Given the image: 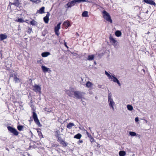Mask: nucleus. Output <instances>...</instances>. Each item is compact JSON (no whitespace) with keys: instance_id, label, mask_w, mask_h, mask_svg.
I'll list each match as a JSON object with an SVG mask.
<instances>
[{"instance_id":"nucleus-14","label":"nucleus","mask_w":156,"mask_h":156,"mask_svg":"<svg viewBox=\"0 0 156 156\" xmlns=\"http://www.w3.org/2000/svg\"><path fill=\"white\" fill-rule=\"evenodd\" d=\"M144 1L146 3L150 4L151 5H156L155 3L152 0H144Z\"/></svg>"},{"instance_id":"nucleus-28","label":"nucleus","mask_w":156,"mask_h":156,"mask_svg":"<svg viewBox=\"0 0 156 156\" xmlns=\"http://www.w3.org/2000/svg\"><path fill=\"white\" fill-rule=\"evenodd\" d=\"M128 109L130 111H132L133 109V107L131 105H128L127 106Z\"/></svg>"},{"instance_id":"nucleus-40","label":"nucleus","mask_w":156,"mask_h":156,"mask_svg":"<svg viewBox=\"0 0 156 156\" xmlns=\"http://www.w3.org/2000/svg\"><path fill=\"white\" fill-rule=\"evenodd\" d=\"M90 138V141L91 142H94V139L93 138V137L92 136V137H91Z\"/></svg>"},{"instance_id":"nucleus-23","label":"nucleus","mask_w":156,"mask_h":156,"mask_svg":"<svg viewBox=\"0 0 156 156\" xmlns=\"http://www.w3.org/2000/svg\"><path fill=\"white\" fill-rule=\"evenodd\" d=\"M122 34L121 32L119 30L116 31L115 32V35L117 37H119Z\"/></svg>"},{"instance_id":"nucleus-19","label":"nucleus","mask_w":156,"mask_h":156,"mask_svg":"<svg viewBox=\"0 0 156 156\" xmlns=\"http://www.w3.org/2000/svg\"><path fill=\"white\" fill-rule=\"evenodd\" d=\"M82 136V135L80 133H78L74 136V138L80 139Z\"/></svg>"},{"instance_id":"nucleus-52","label":"nucleus","mask_w":156,"mask_h":156,"mask_svg":"<svg viewBox=\"0 0 156 156\" xmlns=\"http://www.w3.org/2000/svg\"><path fill=\"white\" fill-rule=\"evenodd\" d=\"M6 150H7L8 151H9V149H8V148H6Z\"/></svg>"},{"instance_id":"nucleus-39","label":"nucleus","mask_w":156,"mask_h":156,"mask_svg":"<svg viewBox=\"0 0 156 156\" xmlns=\"http://www.w3.org/2000/svg\"><path fill=\"white\" fill-rule=\"evenodd\" d=\"M37 132L38 133V135L39 136H40V137H42V133L41 132H39V131H37Z\"/></svg>"},{"instance_id":"nucleus-56","label":"nucleus","mask_w":156,"mask_h":156,"mask_svg":"<svg viewBox=\"0 0 156 156\" xmlns=\"http://www.w3.org/2000/svg\"><path fill=\"white\" fill-rule=\"evenodd\" d=\"M89 129H90H90H91L90 128V127H89Z\"/></svg>"},{"instance_id":"nucleus-16","label":"nucleus","mask_w":156,"mask_h":156,"mask_svg":"<svg viewBox=\"0 0 156 156\" xmlns=\"http://www.w3.org/2000/svg\"><path fill=\"white\" fill-rule=\"evenodd\" d=\"M61 24V23H58L57 26L55 28V31H59V30L60 28V25Z\"/></svg>"},{"instance_id":"nucleus-21","label":"nucleus","mask_w":156,"mask_h":156,"mask_svg":"<svg viewBox=\"0 0 156 156\" xmlns=\"http://www.w3.org/2000/svg\"><path fill=\"white\" fill-rule=\"evenodd\" d=\"M93 85V84L91 82L89 81L86 84V86L87 87L90 88Z\"/></svg>"},{"instance_id":"nucleus-4","label":"nucleus","mask_w":156,"mask_h":156,"mask_svg":"<svg viewBox=\"0 0 156 156\" xmlns=\"http://www.w3.org/2000/svg\"><path fill=\"white\" fill-rule=\"evenodd\" d=\"M7 129L11 133H13L15 136H18L19 134V132L17 130L14 128H13L10 126H8Z\"/></svg>"},{"instance_id":"nucleus-24","label":"nucleus","mask_w":156,"mask_h":156,"mask_svg":"<svg viewBox=\"0 0 156 156\" xmlns=\"http://www.w3.org/2000/svg\"><path fill=\"white\" fill-rule=\"evenodd\" d=\"M112 79H111V80L113 81L114 82L116 83L118 80V79L115 77L114 76L112 75Z\"/></svg>"},{"instance_id":"nucleus-47","label":"nucleus","mask_w":156,"mask_h":156,"mask_svg":"<svg viewBox=\"0 0 156 156\" xmlns=\"http://www.w3.org/2000/svg\"><path fill=\"white\" fill-rule=\"evenodd\" d=\"M45 8L44 7H42L39 10H44Z\"/></svg>"},{"instance_id":"nucleus-43","label":"nucleus","mask_w":156,"mask_h":156,"mask_svg":"<svg viewBox=\"0 0 156 156\" xmlns=\"http://www.w3.org/2000/svg\"><path fill=\"white\" fill-rule=\"evenodd\" d=\"M55 34L56 35H57L58 36L59 35V31H55Z\"/></svg>"},{"instance_id":"nucleus-5","label":"nucleus","mask_w":156,"mask_h":156,"mask_svg":"<svg viewBox=\"0 0 156 156\" xmlns=\"http://www.w3.org/2000/svg\"><path fill=\"white\" fill-rule=\"evenodd\" d=\"M84 93L81 91H76L74 92V95L75 98L77 99L81 98L83 97V94Z\"/></svg>"},{"instance_id":"nucleus-49","label":"nucleus","mask_w":156,"mask_h":156,"mask_svg":"<svg viewBox=\"0 0 156 156\" xmlns=\"http://www.w3.org/2000/svg\"><path fill=\"white\" fill-rule=\"evenodd\" d=\"M64 45H65V46L66 47L68 48V47H67V45H66V42H65V44H64Z\"/></svg>"},{"instance_id":"nucleus-12","label":"nucleus","mask_w":156,"mask_h":156,"mask_svg":"<svg viewBox=\"0 0 156 156\" xmlns=\"http://www.w3.org/2000/svg\"><path fill=\"white\" fill-rule=\"evenodd\" d=\"M110 42L113 45H116V43L117 42V41L115 40L113 37L110 36L109 37Z\"/></svg>"},{"instance_id":"nucleus-42","label":"nucleus","mask_w":156,"mask_h":156,"mask_svg":"<svg viewBox=\"0 0 156 156\" xmlns=\"http://www.w3.org/2000/svg\"><path fill=\"white\" fill-rule=\"evenodd\" d=\"M31 31H32V29L30 28H29L28 32L29 34H30L31 33Z\"/></svg>"},{"instance_id":"nucleus-45","label":"nucleus","mask_w":156,"mask_h":156,"mask_svg":"<svg viewBox=\"0 0 156 156\" xmlns=\"http://www.w3.org/2000/svg\"><path fill=\"white\" fill-rule=\"evenodd\" d=\"M117 84H118V85L119 86H121V84L120 83L119 80H118L117 82H116Z\"/></svg>"},{"instance_id":"nucleus-15","label":"nucleus","mask_w":156,"mask_h":156,"mask_svg":"<svg viewBox=\"0 0 156 156\" xmlns=\"http://www.w3.org/2000/svg\"><path fill=\"white\" fill-rule=\"evenodd\" d=\"M7 37V36L3 34H0V40L1 41L6 39Z\"/></svg>"},{"instance_id":"nucleus-13","label":"nucleus","mask_w":156,"mask_h":156,"mask_svg":"<svg viewBox=\"0 0 156 156\" xmlns=\"http://www.w3.org/2000/svg\"><path fill=\"white\" fill-rule=\"evenodd\" d=\"M63 25L66 28H68L71 25L69 21L68 20L64 22L63 23Z\"/></svg>"},{"instance_id":"nucleus-44","label":"nucleus","mask_w":156,"mask_h":156,"mask_svg":"<svg viewBox=\"0 0 156 156\" xmlns=\"http://www.w3.org/2000/svg\"><path fill=\"white\" fill-rule=\"evenodd\" d=\"M139 121L138 118V117H136L135 118V121L136 122H137Z\"/></svg>"},{"instance_id":"nucleus-18","label":"nucleus","mask_w":156,"mask_h":156,"mask_svg":"<svg viewBox=\"0 0 156 156\" xmlns=\"http://www.w3.org/2000/svg\"><path fill=\"white\" fill-rule=\"evenodd\" d=\"M94 55H89L88 56L87 60L89 61H91L94 59Z\"/></svg>"},{"instance_id":"nucleus-6","label":"nucleus","mask_w":156,"mask_h":156,"mask_svg":"<svg viewBox=\"0 0 156 156\" xmlns=\"http://www.w3.org/2000/svg\"><path fill=\"white\" fill-rule=\"evenodd\" d=\"M33 116L34 120L36 124L38 126H40L41 124L37 118V115L34 112H33Z\"/></svg>"},{"instance_id":"nucleus-50","label":"nucleus","mask_w":156,"mask_h":156,"mask_svg":"<svg viewBox=\"0 0 156 156\" xmlns=\"http://www.w3.org/2000/svg\"><path fill=\"white\" fill-rule=\"evenodd\" d=\"M94 64L95 65H96V61L94 62Z\"/></svg>"},{"instance_id":"nucleus-2","label":"nucleus","mask_w":156,"mask_h":156,"mask_svg":"<svg viewBox=\"0 0 156 156\" xmlns=\"http://www.w3.org/2000/svg\"><path fill=\"white\" fill-rule=\"evenodd\" d=\"M108 105L110 108H111L113 111L114 110V106L115 105V103L113 101V99L112 98V95L111 92L108 90Z\"/></svg>"},{"instance_id":"nucleus-38","label":"nucleus","mask_w":156,"mask_h":156,"mask_svg":"<svg viewBox=\"0 0 156 156\" xmlns=\"http://www.w3.org/2000/svg\"><path fill=\"white\" fill-rule=\"evenodd\" d=\"M44 10H37V12L40 14H42L44 13Z\"/></svg>"},{"instance_id":"nucleus-10","label":"nucleus","mask_w":156,"mask_h":156,"mask_svg":"<svg viewBox=\"0 0 156 156\" xmlns=\"http://www.w3.org/2000/svg\"><path fill=\"white\" fill-rule=\"evenodd\" d=\"M41 68L43 71L44 73H45L47 72L50 73L51 71V70L49 68L46 67L42 65L41 66Z\"/></svg>"},{"instance_id":"nucleus-27","label":"nucleus","mask_w":156,"mask_h":156,"mask_svg":"<svg viewBox=\"0 0 156 156\" xmlns=\"http://www.w3.org/2000/svg\"><path fill=\"white\" fill-rule=\"evenodd\" d=\"M14 80L15 81L16 83H17L19 82V79L15 75L14 76Z\"/></svg>"},{"instance_id":"nucleus-55","label":"nucleus","mask_w":156,"mask_h":156,"mask_svg":"<svg viewBox=\"0 0 156 156\" xmlns=\"http://www.w3.org/2000/svg\"><path fill=\"white\" fill-rule=\"evenodd\" d=\"M136 8H138V6H136Z\"/></svg>"},{"instance_id":"nucleus-35","label":"nucleus","mask_w":156,"mask_h":156,"mask_svg":"<svg viewBox=\"0 0 156 156\" xmlns=\"http://www.w3.org/2000/svg\"><path fill=\"white\" fill-rule=\"evenodd\" d=\"M31 1L32 2L34 3H38L39 2H41L40 0H31Z\"/></svg>"},{"instance_id":"nucleus-36","label":"nucleus","mask_w":156,"mask_h":156,"mask_svg":"<svg viewBox=\"0 0 156 156\" xmlns=\"http://www.w3.org/2000/svg\"><path fill=\"white\" fill-rule=\"evenodd\" d=\"M55 136L56 137V138H58V137H59L60 136V134L59 133H58L57 131L56 132V133H55Z\"/></svg>"},{"instance_id":"nucleus-51","label":"nucleus","mask_w":156,"mask_h":156,"mask_svg":"<svg viewBox=\"0 0 156 156\" xmlns=\"http://www.w3.org/2000/svg\"><path fill=\"white\" fill-rule=\"evenodd\" d=\"M150 33V32L148 31L147 33V34H149Z\"/></svg>"},{"instance_id":"nucleus-9","label":"nucleus","mask_w":156,"mask_h":156,"mask_svg":"<svg viewBox=\"0 0 156 156\" xmlns=\"http://www.w3.org/2000/svg\"><path fill=\"white\" fill-rule=\"evenodd\" d=\"M20 4V2L18 0H14L13 3L10 2L8 6V8H9V6L11 7V6L12 5H15V6H17Z\"/></svg>"},{"instance_id":"nucleus-3","label":"nucleus","mask_w":156,"mask_h":156,"mask_svg":"<svg viewBox=\"0 0 156 156\" xmlns=\"http://www.w3.org/2000/svg\"><path fill=\"white\" fill-rule=\"evenodd\" d=\"M102 14L104 18L107 21L112 23V21L111 19V17L109 13L105 10H103L102 12Z\"/></svg>"},{"instance_id":"nucleus-30","label":"nucleus","mask_w":156,"mask_h":156,"mask_svg":"<svg viewBox=\"0 0 156 156\" xmlns=\"http://www.w3.org/2000/svg\"><path fill=\"white\" fill-rule=\"evenodd\" d=\"M23 128V126L19 125L17 127L18 129L20 131L22 130Z\"/></svg>"},{"instance_id":"nucleus-32","label":"nucleus","mask_w":156,"mask_h":156,"mask_svg":"<svg viewBox=\"0 0 156 156\" xmlns=\"http://www.w3.org/2000/svg\"><path fill=\"white\" fill-rule=\"evenodd\" d=\"M16 21L20 23H23L24 22H26L23 20L22 18H19L16 20Z\"/></svg>"},{"instance_id":"nucleus-17","label":"nucleus","mask_w":156,"mask_h":156,"mask_svg":"<svg viewBox=\"0 0 156 156\" xmlns=\"http://www.w3.org/2000/svg\"><path fill=\"white\" fill-rule=\"evenodd\" d=\"M50 55V52H45L42 53L41 54V56L44 57H45L48 56V55Z\"/></svg>"},{"instance_id":"nucleus-48","label":"nucleus","mask_w":156,"mask_h":156,"mask_svg":"<svg viewBox=\"0 0 156 156\" xmlns=\"http://www.w3.org/2000/svg\"><path fill=\"white\" fill-rule=\"evenodd\" d=\"M98 87L99 88H102V86L101 85H98Z\"/></svg>"},{"instance_id":"nucleus-26","label":"nucleus","mask_w":156,"mask_h":156,"mask_svg":"<svg viewBox=\"0 0 156 156\" xmlns=\"http://www.w3.org/2000/svg\"><path fill=\"white\" fill-rule=\"evenodd\" d=\"M60 144H62L64 147H66L67 146L68 144L64 140L62 141V142H61L60 143Z\"/></svg>"},{"instance_id":"nucleus-31","label":"nucleus","mask_w":156,"mask_h":156,"mask_svg":"<svg viewBox=\"0 0 156 156\" xmlns=\"http://www.w3.org/2000/svg\"><path fill=\"white\" fill-rule=\"evenodd\" d=\"M37 22L34 20H32L30 22V23L31 25L33 26H35L37 25Z\"/></svg>"},{"instance_id":"nucleus-33","label":"nucleus","mask_w":156,"mask_h":156,"mask_svg":"<svg viewBox=\"0 0 156 156\" xmlns=\"http://www.w3.org/2000/svg\"><path fill=\"white\" fill-rule=\"evenodd\" d=\"M129 134L131 136H134L136 135V133L133 132H129Z\"/></svg>"},{"instance_id":"nucleus-8","label":"nucleus","mask_w":156,"mask_h":156,"mask_svg":"<svg viewBox=\"0 0 156 156\" xmlns=\"http://www.w3.org/2000/svg\"><path fill=\"white\" fill-rule=\"evenodd\" d=\"M74 91L73 90V89L70 88L68 90L66 91V93L69 96L72 97H73V95H74Z\"/></svg>"},{"instance_id":"nucleus-7","label":"nucleus","mask_w":156,"mask_h":156,"mask_svg":"<svg viewBox=\"0 0 156 156\" xmlns=\"http://www.w3.org/2000/svg\"><path fill=\"white\" fill-rule=\"evenodd\" d=\"M33 90L35 92H39V93L41 92V88L40 87L36 84H34L33 86Z\"/></svg>"},{"instance_id":"nucleus-57","label":"nucleus","mask_w":156,"mask_h":156,"mask_svg":"<svg viewBox=\"0 0 156 156\" xmlns=\"http://www.w3.org/2000/svg\"><path fill=\"white\" fill-rule=\"evenodd\" d=\"M55 145V146H58V145Z\"/></svg>"},{"instance_id":"nucleus-25","label":"nucleus","mask_w":156,"mask_h":156,"mask_svg":"<svg viewBox=\"0 0 156 156\" xmlns=\"http://www.w3.org/2000/svg\"><path fill=\"white\" fill-rule=\"evenodd\" d=\"M119 154L120 156H124L126 154V152L124 151H120L119 152Z\"/></svg>"},{"instance_id":"nucleus-34","label":"nucleus","mask_w":156,"mask_h":156,"mask_svg":"<svg viewBox=\"0 0 156 156\" xmlns=\"http://www.w3.org/2000/svg\"><path fill=\"white\" fill-rule=\"evenodd\" d=\"M57 139V141L59 143H60L61 142H62V141L63 140L61 136L58 137Z\"/></svg>"},{"instance_id":"nucleus-37","label":"nucleus","mask_w":156,"mask_h":156,"mask_svg":"<svg viewBox=\"0 0 156 156\" xmlns=\"http://www.w3.org/2000/svg\"><path fill=\"white\" fill-rule=\"evenodd\" d=\"M86 131L87 136L90 138L92 137V136L87 131Z\"/></svg>"},{"instance_id":"nucleus-54","label":"nucleus","mask_w":156,"mask_h":156,"mask_svg":"<svg viewBox=\"0 0 156 156\" xmlns=\"http://www.w3.org/2000/svg\"><path fill=\"white\" fill-rule=\"evenodd\" d=\"M148 12V11L147 10V11L146 12V13H147Z\"/></svg>"},{"instance_id":"nucleus-22","label":"nucleus","mask_w":156,"mask_h":156,"mask_svg":"<svg viewBox=\"0 0 156 156\" xmlns=\"http://www.w3.org/2000/svg\"><path fill=\"white\" fill-rule=\"evenodd\" d=\"M74 126V124L73 123H69L67 126V127L69 129H70L72 128L73 126Z\"/></svg>"},{"instance_id":"nucleus-20","label":"nucleus","mask_w":156,"mask_h":156,"mask_svg":"<svg viewBox=\"0 0 156 156\" xmlns=\"http://www.w3.org/2000/svg\"><path fill=\"white\" fill-rule=\"evenodd\" d=\"M88 12L87 11H85L83 12L82 14V16L83 17H88Z\"/></svg>"},{"instance_id":"nucleus-1","label":"nucleus","mask_w":156,"mask_h":156,"mask_svg":"<svg viewBox=\"0 0 156 156\" xmlns=\"http://www.w3.org/2000/svg\"><path fill=\"white\" fill-rule=\"evenodd\" d=\"M83 2H89L88 0H73L69 2L65 5V7L67 8H71L77 4Z\"/></svg>"},{"instance_id":"nucleus-29","label":"nucleus","mask_w":156,"mask_h":156,"mask_svg":"<svg viewBox=\"0 0 156 156\" xmlns=\"http://www.w3.org/2000/svg\"><path fill=\"white\" fill-rule=\"evenodd\" d=\"M105 74H106L107 76L108 77L109 79H112V76H111V75L109 74L106 71H105Z\"/></svg>"},{"instance_id":"nucleus-11","label":"nucleus","mask_w":156,"mask_h":156,"mask_svg":"<svg viewBox=\"0 0 156 156\" xmlns=\"http://www.w3.org/2000/svg\"><path fill=\"white\" fill-rule=\"evenodd\" d=\"M50 15V14L49 12H47V14L43 18L44 21V22L47 23H48L49 19V17Z\"/></svg>"},{"instance_id":"nucleus-53","label":"nucleus","mask_w":156,"mask_h":156,"mask_svg":"<svg viewBox=\"0 0 156 156\" xmlns=\"http://www.w3.org/2000/svg\"><path fill=\"white\" fill-rule=\"evenodd\" d=\"M145 121L146 122H147V120H145Z\"/></svg>"},{"instance_id":"nucleus-46","label":"nucleus","mask_w":156,"mask_h":156,"mask_svg":"<svg viewBox=\"0 0 156 156\" xmlns=\"http://www.w3.org/2000/svg\"><path fill=\"white\" fill-rule=\"evenodd\" d=\"M117 84H118V85L119 86H121V84L120 83L119 80H118L117 82H116Z\"/></svg>"},{"instance_id":"nucleus-41","label":"nucleus","mask_w":156,"mask_h":156,"mask_svg":"<svg viewBox=\"0 0 156 156\" xmlns=\"http://www.w3.org/2000/svg\"><path fill=\"white\" fill-rule=\"evenodd\" d=\"M83 143V141L82 140H80L78 142V144H79L80 143Z\"/></svg>"}]
</instances>
